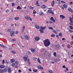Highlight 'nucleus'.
Here are the masks:
<instances>
[{
  "label": "nucleus",
  "mask_w": 73,
  "mask_h": 73,
  "mask_svg": "<svg viewBox=\"0 0 73 73\" xmlns=\"http://www.w3.org/2000/svg\"><path fill=\"white\" fill-rule=\"evenodd\" d=\"M44 43L45 46H49L51 44L50 40L48 39H45L44 42Z\"/></svg>",
  "instance_id": "nucleus-1"
},
{
  "label": "nucleus",
  "mask_w": 73,
  "mask_h": 73,
  "mask_svg": "<svg viewBox=\"0 0 73 73\" xmlns=\"http://www.w3.org/2000/svg\"><path fill=\"white\" fill-rule=\"evenodd\" d=\"M49 13H51V14H52V15H54V13L53 12V11H52V10L51 9L48 10L47 11V14H48Z\"/></svg>",
  "instance_id": "nucleus-2"
},
{
  "label": "nucleus",
  "mask_w": 73,
  "mask_h": 73,
  "mask_svg": "<svg viewBox=\"0 0 73 73\" xmlns=\"http://www.w3.org/2000/svg\"><path fill=\"white\" fill-rule=\"evenodd\" d=\"M23 58L24 61L26 62H27V59H28V56L26 55L24 56Z\"/></svg>",
  "instance_id": "nucleus-3"
},
{
  "label": "nucleus",
  "mask_w": 73,
  "mask_h": 73,
  "mask_svg": "<svg viewBox=\"0 0 73 73\" xmlns=\"http://www.w3.org/2000/svg\"><path fill=\"white\" fill-rule=\"evenodd\" d=\"M50 20H51L54 23H55L56 22V21H55V20L54 19V18H53V17H52L50 18Z\"/></svg>",
  "instance_id": "nucleus-4"
},
{
  "label": "nucleus",
  "mask_w": 73,
  "mask_h": 73,
  "mask_svg": "<svg viewBox=\"0 0 73 73\" xmlns=\"http://www.w3.org/2000/svg\"><path fill=\"white\" fill-rule=\"evenodd\" d=\"M14 34H15V32H14V31H11L10 34L11 36H14Z\"/></svg>",
  "instance_id": "nucleus-5"
},
{
  "label": "nucleus",
  "mask_w": 73,
  "mask_h": 73,
  "mask_svg": "<svg viewBox=\"0 0 73 73\" xmlns=\"http://www.w3.org/2000/svg\"><path fill=\"white\" fill-rule=\"evenodd\" d=\"M0 46L1 47H2V48H5L6 49L7 48V47H6V46L3 45L2 44H0Z\"/></svg>",
  "instance_id": "nucleus-6"
},
{
  "label": "nucleus",
  "mask_w": 73,
  "mask_h": 73,
  "mask_svg": "<svg viewBox=\"0 0 73 73\" xmlns=\"http://www.w3.org/2000/svg\"><path fill=\"white\" fill-rule=\"evenodd\" d=\"M9 12H10V10L7 9L5 11V13H9Z\"/></svg>",
  "instance_id": "nucleus-7"
},
{
  "label": "nucleus",
  "mask_w": 73,
  "mask_h": 73,
  "mask_svg": "<svg viewBox=\"0 0 73 73\" xmlns=\"http://www.w3.org/2000/svg\"><path fill=\"white\" fill-rule=\"evenodd\" d=\"M13 20V18H11L9 19H7V21H12Z\"/></svg>",
  "instance_id": "nucleus-8"
},
{
  "label": "nucleus",
  "mask_w": 73,
  "mask_h": 73,
  "mask_svg": "<svg viewBox=\"0 0 73 73\" xmlns=\"http://www.w3.org/2000/svg\"><path fill=\"white\" fill-rule=\"evenodd\" d=\"M35 40L36 41H38L40 40V38L38 37H36L35 38Z\"/></svg>",
  "instance_id": "nucleus-9"
},
{
  "label": "nucleus",
  "mask_w": 73,
  "mask_h": 73,
  "mask_svg": "<svg viewBox=\"0 0 73 73\" xmlns=\"http://www.w3.org/2000/svg\"><path fill=\"white\" fill-rule=\"evenodd\" d=\"M38 69H43V67L41 66H38Z\"/></svg>",
  "instance_id": "nucleus-10"
},
{
  "label": "nucleus",
  "mask_w": 73,
  "mask_h": 73,
  "mask_svg": "<svg viewBox=\"0 0 73 73\" xmlns=\"http://www.w3.org/2000/svg\"><path fill=\"white\" fill-rule=\"evenodd\" d=\"M14 62H15V60L14 59H12L11 60V63H13Z\"/></svg>",
  "instance_id": "nucleus-11"
},
{
  "label": "nucleus",
  "mask_w": 73,
  "mask_h": 73,
  "mask_svg": "<svg viewBox=\"0 0 73 73\" xmlns=\"http://www.w3.org/2000/svg\"><path fill=\"white\" fill-rule=\"evenodd\" d=\"M25 18L27 20H29V19L30 18V17H29V16H27L25 17Z\"/></svg>",
  "instance_id": "nucleus-12"
},
{
  "label": "nucleus",
  "mask_w": 73,
  "mask_h": 73,
  "mask_svg": "<svg viewBox=\"0 0 73 73\" xmlns=\"http://www.w3.org/2000/svg\"><path fill=\"white\" fill-rule=\"evenodd\" d=\"M25 38H26V40H29V37H28V36L27 35H25Z\"/></svg>",
  "instance_id": "nucleus-13"
},
{
  "label": "nucleus",
  "mask_w": 73,
  "mask_h": 73,
  "mask_svg": "<svg viewBox=\"0 0 73 73\" xmlns=\"http://www.w3.org/2000/svg\"><path fill=\"white\" fill-rule=\"evenodd\" d=\"M46 6L45 5H43L41 6V8H42L43 9L46 8Z\"/></svg>",
  "instance_id": "nucleus-14"
},
{
  "label": "nucleus",
  "mask_w": 73,
  "mask_h": 73,
  "mask_svg": "<svg viewBox=\"0 0 73 73\" xmlns=\"http://www.w3.org/2000/svg\"><path fill=\"white\" fill-rule=\"evenodd\" d=\"M40 31L41 33H44V30L42 29H40Z\"/></svg>",
  "instance_id": "nucleus-15"
},
{
  "label": "nucleus",
  "mask_w": 73,
  "mask_h": 73,
  "mask_svg": "<svg viewBox=\"0 0 73 73\" xmlns=\"http://www.w3.org/2000/svg\"><path fill=\"white\" fill-rule=\"evenodd\" d=\"M25 26H23L22 30V32H24V31H25Z\"/></svg>",
  "instance_id": "nucleus-16"
},
{
  "label": "nucleus",
  "mask_w": 73,
  "mask_h": 73,
  "mask_svg": "<svg viewBox=\"0 0 73 73\" xmlns=\"http://www.w3.org/2000/svg\"><path fill=\"white\" fill-rule=\"evenodd\" d=\"M31 51L32 52L34 53V52H35V49L32 48L31 50Z\"/></svg>",
  "instance_id": "nucleus-17"
},
{
  "label": "nucleus",
  "mask_w": 73,
  "mask_h": 73,
  "mask_svg": "<svg viewBox=\"0 0 73 73\" xmlns=\"http://www.w3.org/2000/svg\"><path fill=\"white\" fill-rule=\"evenodd\" d=\"M60 17L61 19H62V18H65V16L62 15H60Z\"/></svg>",
  "instance_id": "nucleus-18"
},
{
  "label": "nucleus",
  "mask_w": 73,
  "mask_h": 73,
  "mask_svg": "<svg viewBox=\"0 0 73 73\" xmlns=\"http://www.w3.org/2000/svg\"><path fill=\"white\" fill-rule=\"evenodd\" d=\"M8 71L9 72L11 73V72H12V70H11V68H8Z\"/></svg>",
  "instance_id": "nucleus-19"
},
{
  "label": "nucleus",
  "mask_w": 73,
  "mask_h": 73,
  "mask_svg": "<svg viewBox=\"0 0 73 73\" xmlns=\"http://www.w3.org/2000/svg\"><path fill=\"white\" fill-rule=\"evenodd\" d=\"M5 68V66L3 65H0V68Z\"/></svg>",
  "instance_id": "nucleus-20"
},
{
  "label": "nucleus",
  "mask_w": 73,
  "mask_h": 73,
  "mask_svg": "<svg viewBox=\"0 0 73 73\" xmlns=\"http://www.w3.org/2000/svg\"><path fill=\"white\" fill-rule=\"evenodd\" d=\"M38 61L39 64H41V62L40 61V58H38Z\"/></svg>",
  "instance_id": "nucleus-21"
},
{
  "label": "nucleus",
  "mask_w": 73,
  "mask_h": 73,
  "mask_svg": "<svg viewBox=\"0 0 73 73\" xmlns=\"http://www.w3.org/2000/svg\"><path fill=\"white\" fill-rule=\"evenodd\" d=\"M55 47L56 48H59L60 47V45H58V44H57L56 46Z\"/></svg>",
  "instance_id": "nucleus-22"
},
{
  "label": "nucleus",
  "mask_w": 73,
  "mask_h": 73,
  "mask_svg": "<svg viewBox=\"0 0 73 73\" xmlns=\"http://www.w3.org/2000/svg\"><path fill=\"white\" fill-rule=\"evenodd\" d=\"M35 27L37 28V29H40V27H39L38 25H36Z\"/></svg>",
  "instance_id": "nucleus-23"
},
{
  "label": "nucleus",
  "mask_w": 73,
  "mask_h": 73,
  "mask_svg": "<svg viewBox=\"0 0 73 73\" xmlns=\"http://www.w3.org/2000/svg\"><path fill=\"white\" fill-rule=\"evenodd\" d=\"M16 1L18 4H20L21 3V0H16Z\"/></svg>",
  "instance_id": "nucleus-24"
},
{
  "label": "nucleus",
  "mask_w": 73,
  "mask_h": 73,
  "mask_svg": "<svg viewBox=\"0 0 73 73\" xmlns=\"http://www.w3.org/2000/svg\"><path fill=\"white\" fill-rule=\"evenodd\" d=\"M45 28H46V27H40V29H43V30H44V29H45Z\"/></svg>",
  "instance_id": "nucleus-25"
},
{
  "label": "nucleus",
  "mask_w": 73,
  "mask_h": 73,
  "mask_svg": "<svg viewBox=\"0 0 73 73\" xmlns=\"http://www.w3.org/2000/svg\"><path fill=\"white\" fill-rule=\"evenodd\" d=\"M19 19V17H15L14 18V19L15 20H18Z\"/></svg>",
  "instance_id": "nucleus-26"
},
{
  "label": "nucleus",
  "mask_w": 73,
  "mask_h": 73,
  "mask_svg": "<svg viewBox=\"0 0 73 73\" xmlns=\"http://www.w3.org/2000/svg\"><path fill=\"white\" fill-rule=\"evenodd\" d=\"M68 10L69 11V12H72L73 11H72V10L70 8H69L68 9Z\"/></svg>",
  "instance_id": "nucleus-27"
},
{
  "label": "nucleus",
  "mask_w": 73,
  "mask_h": 73,
  "mask_svg": "<svg viewBox=\"0 0 73 73\" xmlns=\"http://www.w3.org/2000/svg\"><path fill=\"white\" fill-rule=\"evenodd\" d=\"M68 31L70 32V33H73V31L72 30L69 29Z\"/></svg>",
  "instance_id": "nucleus-28"
},
{
  "label": "nucleus",
  "mask_w": 73,
  "mask_h": 73,
  "mask_svg": "<svg viewBox=\"0 0 73 73\" xmlns=\"http://www.w3.org/2000/svg\"><path fill=\"white\" fill-rule=\"evenodd\" d=\"M54 5V1H53L52 3V6H53V5Z\"/></svg>",
  "instance_id": "nucleus-29"
},
{
  "label": "nucleus",
  "mask_w": 73,
  "mask_h": 73,
  "mask_svg": "<svg viewBox=\"0 0 73 73\" xmlns=\"http://www.w3.org/2000/svg\"><path fill=\"white\" fill-rule=\"evenodd\" d=\"M17 9H21L22 8L20 7V6H19L17 7Z\"/></svg>",
  "instance_id": "nucleus-30"
},
{
  "label": "nucleus",
  "mask_w": 73,
  "mask_h": 73,
  "mask_svg": "<svg viewBox=\"0 0 73 73\" xmlns=\"http://www.w3.org/2000/svg\"><path fill=\"white\" fill-rule=\"evenodd\" d=\"M43 12L42 11H41L39 13L40 15H43Z\"/></svg>",
  "instance_id": "nucleus-31"
},
{
  "label": "nucleus",
  "mask_w": 73,
  "mask_h": 73,
  "mask_svg": "<svg viewBox=\"0 0 73 73\" xmlns=\"http://www.w3.org/2000/svg\"><path fill=\"white\" fill-rule=\"evenodd\" d=\"M63 7H64V8H66L67 7V5L65 4H64L63 5Z\"/></svg>",
  "instance_id": "nucleus-32"
},
{
  "label": "nucleus",
  "mask_w": 73,
  "mask_h": 73,
  "mask_svg": "<svg viewBox=\"0 0 73 73\" xmlns=\"http://www.w3.org/2000/svg\"><path fill=\"white\" fill-rule=\"evenodd\" d=\"M36 13V11L35 10L34 11H33V15H35Z\"/></svg>",
  "instance_id": "nucleus-33"
},
{
  "label": "nucleus",
  "mask_w": 73,
  "mask_h": 73,
  "mask_svg": "<svg viewBox=\"0 0 73 73\" xmlns=\"http://www.w3.org/2000/svg\"><path fill=\"white\" fill-rule=\"evenodd\" d=\"M52 32H54V33H56V34H57V31H55V30H52Z\"/></svg>",
  "instance_id": "nucleus-34"
},
{
  "label": "nucleus",
  "mask_w": 73,
  "mask_h": 73,
  "mask_svg": "<svg viewBox=\"0 0 73 73\" xmlns=\"http://www.w3.org/2000/svg\"><path fill=\"white\" fill-rule=\"evenodd\" d=\"M69 28H70L72 30V29H73V26H70L69 27Z\"/></svg>",
  "instance_id": "nucleus-35"
},
{
  "label": "nucleus",
  "mask_w": 73,
  "mask_h": 73,
  "mask_svg": "<svg viewBox=\"0 0 73 73\" xmlns=\"http://www.w3.org/2000/svg\"><path fill=\"white\" fill-rule=\"evenodd\" d=\"M15 33L16 35H17L19 33V31H15Z\"/></svg>",
  "instance_id": "nucleus-36"
},
{
  "label": "nucleus",
  "mask_w": 73,
  "mask_h": 73,
  "mask_svg": "<svg viewBox=\"0 0 73 73\" xmlns=\"http://www.w3.org/2000/svg\"><path fill=\"white\" fill-rule=\"evenodd\" d=\"M15 63L16 65H18V63L17 61H15Z\"/></svg>",
  "instance_id": "nucleus-37"
},
{
  "label": "nucleus",
  "mask_w": 73,
  "mask_h": 73,
  "mask_svg": "<svg viewBox=\"0 0 73 73\" xmlns=\"http://www.w3.org/2000/svg\"><path fill=\"white\" fill-rule=\"evenodd\" d=\"M12 66H15V63H14L12 64Z\"/></svg>",
  "instance_id": "nucleus-38"
},
{
  "label": "nucleus",
  "mask_w": 73,
  "mask_h": 73,
  "mask_svg": "<svg viewBox=\"0 0 73 73\" xmlns=\"http://www.w3.org/2000/svg\"><path fill=\"white\" fill-rule=\"evenodd\" d=\"M56 52H54V56H55V57H56V56H57V55H56Z\"/></svg>",
  "instance_id": "nucleus-39"
},
{
  "label": "nucleus",
  "mask_w": 73,
  "mask_h": 73,
  "mask_svg": "<svg viewBox=\"0 0 73 73\" xmlns=\"http://www.w3.org/2000/svg\"><path fill=\"white\" fill-rule=\"evenodd\" d=\"M33 71L34 72H37L38 70H36V69H34V70H33Z\"/></svg>",
  "instance_id": "nucleus-40"
},
{
  "label": "nucleus",
  "mask_w": 73,
  "mask_h": 73,
  "mask_svg": "<svg viewBox=\"0 0 73 73\" xmlns=\"http://www.w3.org/2000/svg\"><path fill=\"white\" fill-rule=\"evenodd\" d=\"M27 62H28L29 64V63H30V61H29V59L28 58V59Z\"/></svg>",
  "instance_id": "nucleus-41"
},
{
  "label": "nucleus",
  "mask_w": 73,
  "mask_h": 73,
  "mask_svg": "<svg viewBox=\"0 0 73 73\" xmlns=\"http://www.w3.org/2000/svg\"><path fill=\"white\" fill-rule=\"evenodd\" d=\"M48 28L49 29H51L52 30H53V27H48Z\"/></svg>",
  "instance_id": "nucleus-42"
},
{
  "label": "nucleus",
  "mask_w": 73,
  "mask_h": 73,
  "mask_svg": "<svg viewBox=\"0 0 73 73\" xmlns=\"http://www.w3.org/2000/svg\"><path fill=\"white\" fill-rule=\"evenodd\" d=\"M67 47L68 48H69V49H70V45L69 44H68V46H67Z\"/></svg>",
  "instance_id": "nucleus-43"
},
{
  "label": "nucleus",
  "mask_w": 73,
  "mask_h": 73,
  "mask_svg": "<svg viewBox=\"0 0 73 73\" xmlns=\"http://www.w3.org/2000/svg\"><path fill=\"white\" fill-rule=\"evenodd\" d=\"M59 36H61V37H62V33H59Z\"/></svg>",
  "instance_id": "nucleus-44"
},
{
  "label": "nucleus",
  "mask_w": 73,
  "mask_h": 73,
  "mask_svg": "<svg viewBox=\"0 0 73 73\" xmlns=\"http://www.w3.org/2000/svg\"><path fill=\"white\" fill-rule=\"evenodd\" d=\"M30 8L31 9H34V7H32V6H31L30 7Z\"/></svg>",
  "instance_id": "nucleus-45"
},
{
  "label": "nucleus",
  "mask_w": 73,
  "mask_h": 73,
  "mask_svg": "<svg viewBox=\"0 0 73 73\" xmlns=\"http://www.w3.org/2000/svg\"><path fill=\"white\" fill-rule=\"evenodd\" d=\"M8 32H11V29H8Z\"/></svg>",
  "instance_id": "nucleus-46"
},
{
  "label": "nucleus",
  "mask_w": 73,
  "mask_h": 73,
  "mask_svg": "<svg viewBox=\"0 0 73 73\" xmlns=\"http://www.w3.org/2000/svg\"><path fill=\"white\" fill-rule=\"evenodd\" d=\"M15 4L14 3H13L12 4V7H13V6H15Z\"/></svg>",
  "instance_id": "nucleus-47"
},
{
  "label": "nucleus",
  "mask_w": 73,
  "mask_h": 73,
  "mask_svg": "<svg viewBox=\"0 0 73 73\" xmlns=\"http://www.w3.org/2000/svg\"><path fill=\"white\" fill-rule=\"evenodd\" d=\"M4 63H5V61L4 60H3V61H2L3 64H4Z\"/></svg>",
  "instance_id": "nucleus-48"
},
{
  "label": "nucleus",
  "mask_w": 73,
  "mask_h": 73,
  "mask_svg": "<svg viewBox=\"0 0 73 73\" xmlns=\"http://www.w3.org/2000/svg\"><path fill=\"white\" fill-rule=\"evenodd\" d=\"M12 53H14V54H15V53H16V52H15L14 51H12Z\"/></svg>",
  "instance_id": "nucleus-49"
},
{
  "label": "nucleus",
  "mask_w": 73,
  "mask_h": 73,
  "mask_svg": "<svg viewBox=\"0 0 73 73\" xmlns=\"http://www.w3.org/2000/svg\"><path fill=\"white\" fill-rule=\"evenodd\" d=\"M70 44L71 45H73V41H72L70 42Z\"/></svg>",
  "instance_id": "nucleus-50"
},
{
  "label": "nucleus",
  "mask_w": 73,
  "mask_h": 73,
  "mask_svg": "<svg viewBox=\"0 0 73 73\" xmlns=\"http://www.w3.org/2000/svg\"><path fill=\"white\" fill-rule=\"evenodd\" d=\"M50 73H53V71L52 70H50Z\"/></svg>",
  "instance_id": "nucleus-51"
},
{
  "label": "nucleus",
  "mask_w": 73,
  "mask_h": 73,
  "mask_svg": "<svg viewBox=\"0 0 73 73\" xmlns=\"http://www.w3.org/2000/svg\"><path fill=\"white\" fill-rule=\"evenodd\" d=\"M18 72H19V73H21V70H18Z\"/></svg>",
  "instance_id": "nucleus-52"
},
{
  "label": "nucleus",
  "mask_w": 73,
  "mask_h": 73,
  "mask_svg": "<svg viewBox=\"0 0 73 73\" xmlns=\"http://www.w3.org/2000/svg\"><path fill=\"white\" fill-rule=\"evenodd\" d=\"M69 4H73V3L72 2H71L69 3Z\"/></svg>",
  "instance_id": "nucleus-53"
},
{
  "label": "nucleus",
  "mask_w": 73,
  "mask_h": 73,
  "mask_svg": "<svg viewBox=\"0 0 73 73\" xmlns=\"http://www.w3.org/2000/svg\"><path fill=\"white\" fill-rule=\"evenodd\" d=\"M54 61H55V62H57V61H58V60H57V59H55L54 60Z\"/></svg>",
  "instance_id": "nucleus-54"
},
{
  "label": "nucleus",
  "mask_w": 73,
  "mask_h": 73,
  "mask_svg": "<svg viewBox=\"0 0 73 73\" xmlns=\"http://www.w3.org/2000/svg\"><path fill=\"white\" fill-rule=\"evenodd\" d=\"M12 41H15L16 39H13L12 40Z\"/></svg>",
  "instance_id": "nucleus-55"
},
{
  "label": "nucleus",
  "mask_w": 73,
  "mask_h": 73,
  "mask_svg": "<svg viewBox=\"0 0 73 73\" xmlns=\"http://www.w3.org/2000/svg\"><path fill=\"white\" fill-rule=\"evenodd\" d=\"M21 38L22 39H23L24 38V37L21 36Z\"/></svg>",
  "instance_id": "nucleus-56"
},
{
  "label": "nucleus",
  "mask_w": 73,
  "mask_h": 73,
  "mask_svg": "<svg viewBox=\"0 0 73 73\" xmlns=\"http://www.w3.org/2000/svg\"><path fill=\"white\" fill-rule=\"evenodd\" d=\"M47 1H48V0H43V1H44V2H45V3H46V2Z\"/></svg>",
  "instance_id": "nucleus-57"
},
{
  "label": "nucleus",
  "mask_w": 73,
  "mask_h": 73,
  "mask_svg": "<svg viewBox=\"0 0 73 73\" xmlns=\"http://www.w3.org/2000/svg\"><path fill=\"white\" fill-rule=\"evenodd\" d=\"M54 36H55V35H54L53 34L51 35V37H54Z\"/></svg>",
  "instance_id": "nucleus-58"
},
{
  "label": "nucleus",
  "mask_w": 73,
  "mask_h": 73,
  "mask_svg": "<svg viewBox=\"0 0 73 73\" xmlns=\"http://www.w3.org/2000/svg\"><path fill=\"white\" fill-rule=\"evenodd\" d=\"M61 3H65V2H64V1H61Z\"/></svg>",
  "instance_id": "nucleus-59"
},
{
  "label": "nucleus",
  "mask_w": 73,
  "mask_h": 73,
  "mask_svg": "<svg viewBox=\"0 0 73 73\" xmlns=\"http://www.w3.org/2000/svg\"><path fill=\"white\" fill-rule=\"evenodd\" d=\"M29 20H30V21H32V19L30 17V18L29 19Z\"/></svg>",
  "instance_id": "nucleus-60"
},
{
  "label": "nucleus",
  "mask_w": 73,
  "mask_h": 73,
  "mask_svg": "<svg viewBox=\"0 0 73 73\" xmlns=\"http://www.w3.org/2000/svg\"><path fill=\"white\" fill-rule=\"evenodd\" d=\"M62 68H64V69L66 67H65V66L64 65L62 66Z\"/></svg>",
  "instance_id": "nucleus-61"
},
{
  "label": "nucleus",
  "mask_w": 73,
  "mask_h": 73,
  "mask_svg": "<svg viewBox=\"0 0 73 73\" xmlns=\"http://www.w3.org/2000/svg\"><path fill=\"white\" fill-rule=\"evenodd\" d=\"M29 71H30V72H31V71H32V70L31 68L29 69Z\"/></svg>",
  "instance_id": "nucleus-62"
},
{
  "label": "nucleus",
  "mask_w": 73,
  "mask_h": 73,
  "mask_svg": "<svg viewBox=\"0 0 73 73\" xmlns=\"http://www.w3.org/2000/svg\"><path fill=\"white\" fill-rule=\"evenodd\" d=\"M6 64H8V62L7 61H6L5 62Z\"/></svg>",
  "instance_id": "nucleus-63"
},
{
  "label": "nucleus",
  "mask_w": 73,
  "mask_h": 73,
  "mask_svg": "<svg viewBox=\"0 0 73 73\" xmlns=\"http://www.w3.org/2000/svg\"><path fill=\"white\" fill-rule=\"evenodd\" d=\"M66 70H67V71H69V70L68 69V68H66Z\"/></svg>",
  "instance_id": "nucleus-64"
}]
</instances>
